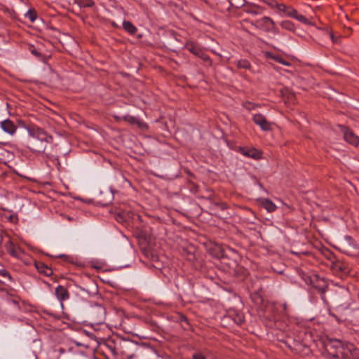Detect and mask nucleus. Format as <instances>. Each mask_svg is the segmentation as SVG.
<instances>
[{"mask_svg":"<svg viewBox=\"0 0 359 359\" xmlns=\"http://www.w3.org/2000/svg\"><path fill=\"white\" fill-rule=\"evenodd\" d=\"M253 121L258 125L264 131H269L271 130V123L269 122L266 117L261 114H256L253 116Z\"/></svg>","mask_w":359,"mask_h":359,"instance_id":"obj_7","label":"nucleus"},{"mask_svg":"<svg viewBox=\"0 0 359 359\" xmlns=\"http://www.w3.org/2000/svg\"><path fill=\"white\" fill-rule=\"evenodd\" d=\"M243 107L247 110L251 111L258 107L259 105L254 102L246 101L243 103Z\"/></svg>","mask_w":359,"mask_h":359,"instance_id":"obj_24","label":"nucleus"},{"mask_svg":"<svg viewBox=\"0 0 359 359\" xmlns=\"http://www.w3.org/2000/svg\"><path fill=\"white\" fill-rule=\"evenodd\" d=\"M262 1L269 6L271 9H276V11L280 4L276 0H262Z\"/></svg>","mask_w":359,"mask_h":359,"instance_id":"obj_23","label":"nucleus"},{"mask_svg":"<svg viewBox=\"0 0 359 359\" xmlns=\"http://www.w3.org/2000/svg\"><path fill=\"white\" fill-rule=\"evenodd\" d=\"M192 359H206V357L202 353L198 352L193 354Z\"/></svg>","mask_w":359,"mask_h":359,"instance_id":"obj_28","label":"nucleus"},{"mask_svg":"<svg viewBox=\"0 0 359 359\" xmlns=\"http://www.w3.org/2000/svg\"><path fill=\"white\" fill-rule=\"evenodd\" d=\"M266 55L268 58H271L273 60H275L276 62L280 63V64H282L283 65H285V66H290V63L289 62H287V60H285L282 56L280 55H274L273 53H271V52H266Z\"/></svg>","mask_w":359,"mask_h":359,"instance_id":"obj_17","label":"nucleus"},{"mask_svg":"<svg viewBox=\"0 0 359 359\" xmlns=\"http://www.w3.org/2000/svg\"><path fill=\"white\" fill-rule=\"evenodd\" d=\"M280 26L283 29L290 32H294L295 26L294 23L290 20H283L280 22Z\"/></svg>","mask_w":359,"mask_h":359,"instance_id":"obj_19","label":"nucleus"},{"mask_svg":"<svg viewBox=\"0 0 359 359\" xmlns=\"http://www.w3.org/2000/svg\"><path fill=\"white\" fill-rule=\"evenodd\" d=\"M123 27L130 34H135L137 31V27L130 21L124 20L123 22Z\"/></svg>","mask_w":359,"mask_h":359,"instance_id":"obj_18","label":"nucleus"},{"mask_svg":"<svg viewBox=\"0 0 359 359\" xmlns=\"http://www.w3.org/2000/svg\"><path fill=\"white\" fill-rule=\"evenodd\" d=\"M8 221H10L12 223H15L17 222L18 221V217L17 215H11L8 217Z\"/></svg>","mask_w":359,"mask_h":359,"instance_id":"obj_30","label":"nucleus"},{"mask_svg":"<svg viewBox=\"0 0 359 359\" xmlns=\"http://www.w3.org/2000/svg\"><path fill=\"white\" fill-rule=\"evenodd\" d=\"M34 266L38 271L46 276H50L53 274V269L41 262H35Z\"/></svg>","mask_w":359,"mask_h":359,"instance_id":"obj_14","label":"nucleus"},{"mask_svg":"<svg viewBox=\"0 0 359 359\" xmlns=\"http://www.w3.org/2000/svg\"><path fill=\"white\" fill-rule=\"evenodd\" d=\"M30 51L36 57H37L39 58L41 57V53L39 51H38L36 49H35L34 47L30 48Z\"/></svg>","mask_w":359,"mask_h":359,"instance_id":"obj_29","label":"nucleus"},{"mask_svg":"<svg viewBox=\"0 0 359 359\" xmlns=\"http://www.w3.org/2000/svg\"><path fill=\"white\" fill-rule=\"evenodd\" d=\"M240 152L245 156L252 158L253 159H259L261 158V153L255 148L241 147Z\"/></svg>","mask_w":359,"mask_h":359,"instance_id":"obj_12","label":"nucleus"},{"mask_svg":"<svg viewBox=\"0 0 359 359\" xmlns=\"http://www.w3.org/2000/svg\"><path fill=\"white\" fill-rule=\"evenodd\" d=\"M25 18L29 19L30 20V22H34L37 17V14H36V11L34 10H31V9L29 10L25 13Z\"/></svg>","mask_w":359,"mask_h":359,"instance_id":"obj_22","label":"nucleus"},{"mask_svg":"<svg viewBox=\"0 0 359 359\" xmlns=\"http://www.w3.org/2000/svg\"><path fill=\"white\" fill-rule=\"evenodd\" d=\"M98 309L103 313H104V309L102 307H99Z\"/></svg>","mask_w":359,"mask_h":359,"instance_id":"obj_34","label":"nucleus"},{"mask_svg":"<svg viewBox=\"0 0 359 359\" xmlns=\"http://www.w3.org/2000/svg\"><path fill=\"white\" fill-rule=\"evenodd\" d=\"M292 18L297 20L298 21L301 22H303V23H306L307 22V19L306 18V17L303 15H301V14H299L298 12L296 11V13L294 14Z\"/></svg>","mask_w":359,"mask_h":359,"instance_id":"obj_26","label":"nucleus"},{"mask_svg":"<svg viewBox=\"0 0 359 359\" xmlns=\"http://www.w3.org/2000/svg\"><path fill=\"white\" fill-rule=\"evenodd\" d=\"M269 32L273 33L274 34H279V29L277 27V26L273 20H272V22L271 23V26L269 28Z\"/></svg>","mask_w":359,"mask_h":359,"instance_id":"obj_27","label":"nucleus"},{"mask_svg":"<svg viewBox=\"0 0 359 359\" xmlns=\"http://www.w3.org/2000/svg\"><path fill=\"white\" fill-rule=\"evenodd\" d=\"M185 48L203 60L210 62V57L204 53L203 48L198 43L193 41H188L185 44Z\"/></svg>","mask_w":359,"mask_h":359,"instance_id":"obj_5","label":"nucleus"},{"mask_svg":"<svg viewBox=\"0 0 359 359\" xmlns=\"http://www.w3.org/2000/svg\"><path fill=\"white\" fill-rule=\"evenodd\" d=\"M243 322V319L241 317H238V320L237 323H242Z\"/></svg>","mask_w":359,"mask_h":359,"instance_id":"obj_33","label":"nucleus"},{"mask_svg":"<svg viewBox=\"0 0 359 359\" xmlns=\"http://www.w3.org/2000/svg\"><path fill=\"white\" fill-rule=\"evenodd\" d=\"M123 121L130 123V124H135V125H137L139 126V128H143V126H144V123L143 122H142L141 121H140L137 118H136L135 116H131V115H126V116H123L122 118H121Z\"/></svg>","mask_w":359,"mask_h":359,"instance_id":"obj_16","label":"nucleus"},{"mask_svg":"<svg viewBox=\"0 0 359 359\" xmlns=\"http://www.w3.org/2000/svg\"><path fill=\"white\" fill-rule=\"evenodd\" d=\"M75 2L81 8L92 7L94 5L93 0H74Z\"/></svg>","mask_w":359,"mask_h":359,"instance_id":"obj_20","label":"nucleus"},{"mask_svg":"<svg viewBox=\"0 0 359 359\" xmlns=\"http://www.w3.org/2000/svg\"><path fill=\"white\" fill-rule=\"evenodd\" d=\"M27 130L29 136L27 143V147L34 152H43L47 144L53 141L51 135L37 126H29Z\"/></svg>","mask_w":359,"mask_h":359,"instance_id":"obj_1","label":"nucleus"},{"mask_svg":"<svg viewBox=\"0 0 359 359\" xmlns=\"http://www.w3.org/2000/svg\"><path fill=\"white\" fill-rule=\"evenodd\" d=\"M276 12L278 14H284L286 16L291 17L296 13V10L291 6H287L283 3H280Z\"/></svg>","mask_w":359,"mask_h":359,"instance_id":"obj_13","label":"nucleus"},{"mask_svg":"<svg viewBox=\"0 0 359 359\" xmlns=\"http://www.w3.org/2000/svg\"><path fill=\"white\" fill-rule=\"evenodd\" d=\"M283 310L285 311V312H286L287 309V304H285H285H283Z\"/></svg>","mask_w":359,"mask_h":359,"instance_id":"obj_32","label":"nucleus"},{"mask_svg":"<svg viewBox=\"0 0 359 359\" xmlns=\"http://www.w3.org/2000/svg\"><path fill=\"white\" fill-rule=\"evenodd\" d=\"M55 294L57 299L60 302L62 306V302L67 300L69 297V293L66 287L62 285H58L55 288Z\"/></svg>","mask_w":359,"mask_h":359,"instance_id":"obj_11","label":"nucleus"},{"mask_svg":"<svg viewBox=\"0 0 359 359\" xmlns=\"http://www.w3.org/2000/svg\"><path fill=\"white\" fill-rule=\"evenodd\" d=\"M343 132L344 140L347 142L354 146H357L359 144V137L351 130L346 128Z\"/></svg>","mask_w":359,"mask_h":359,"instance_id":"obj_10","label":"nucleus"},{"mask_svg":"<svg viewBox=\"0 0 359 359\" xmlns=\"http://www.w3.org/2000/svg\"><path fill=\"white\" fill-rule=\"evenodd\" d=\"M273 19L268 16L262 17L251 22L252 25L257 29H262L265 32L269 33V28Z\"/></svg>","mask_w":359,"mask_h":359,"instance_id":"obj_6","label":"nucleus"},{"mask_svg":"<svg viewBox=\"0 0 359 359\" xmlns=\"http://www.w3.org/2000/svg\"><path fill=\"white\" fill-rule=\"evenodd\" d=\"M263 9H262L260 7H252L248 9L247 12L248 13L252 14V15H258L262 13Z\"/></svg>","mask_w":359,"mask_h":359,"instance_id":"obj_25","label":"nucleus"},{"mask_svg":"<svg viewBox=\"0 0 359 359\" xmlns=\"http://www.w3.org/2000/svg\"><path fill=\"white\" fill-rule=\"evenodd\" d=\"M11 303H12L13 304H14L15 306H18V302L17 300H15V299H12V300H11Z\"/></svg>","mask_w":359,"mask_h":359,"instance_id":"obj_31","label":"nucleus"},{"mask_svg":"<svg viewBox=\"0 0 359 359\" xmlns=\"http://www.w3.org/2000/svg\"><path fill=\"white\" fill-rule=\"evenodd\" d=\"M330 269L334 274L342 278L348 276L351 271L349 265L339 260L332 262Z\"/></svg>","mask_w":359,"mask_h":359,"instance_id":"obj_4","label":"nucleus"},{"mask_svg":"<svg viewBox=\"0 0 359 359\" xmlns=\"http://www.w3.org/2000/svg\"><path fill=\"white\" fill-rule=\"evenodd\" d=\"M325 348L330 356L337 359L348 358L351 355L353 345L344 344L337 339H330L325 344Z\"/></svg>","mask_w":359,"mask_h":359,"instance_id":"obj_2","label":"nucleus"},{"mask_svg":"<svg viewBox=\"0 0 359 359\" xmlns=\"http://www.w3.org/2000/svg\"><path fill=\"white\" fill-rule=\"evenodd\" d=\"M0 128L4 133L10 135H13L17 130V126L8 118L0 122Z\"/></svg>","mask_w":359,"mask_h":359,"instance_id":"obj_8","label":"nucleus"},{"mask_svg":"<svg viewBox=\"0 0 359 359\" xmlns=\"http://www.w3.org/2000/svg\"><path fill=\"white\" fill-rule=\"evenodd\" d=\"M237 67L240 69H248L250 68L251 65L248 60L245 59H241L237 62Z\"/></svg>","mask_w":359,"mask_h":359,"instance_id":"obj_21","label":"nucleus"},{"mask_svg":"<svg viewBox=\"0 0 359 359\" xmlns=\"http://www.w3.org/2000/svg\"><path fill=\"white\" fill-rule=\"evenodd\" d=\"M6 248L9 255L17 258H21L24 254L21 248L16 246L11 240L6 243Z\"/></svg>","mask_w":359,"mask_h":359,"instance_id":"obj_9","label":"nucleus"},{"mask_svg":"<svg viewBox=\"0 0 359 359\" xmlns=\"http://www.w3.org/2000/svg\"><path fill=\"white\" fill-rule=\"evenodd\" d=\"M262 206L265 208L269 212H274L277 207L276 205L268 198H262L260 200Z\"/></svg>","mask_w":359,"mask_h":359,"instance_id":"obj_15","label":"nucleus"},{"mask_svg":"<svg viewBox=\"0 0 359 359\" xmlns=\"http://www.w3.org/2000/svg\"><path fill=\"white\" fill-rule=\"evenodd\" d=\"M339 249L348 256H355L358 252V248L353 238L350 236H345L339 241Z\"/></svg>","mask_w":359,"mask_h":359,"instance_id":"obj_3","label":"nucleus"}]
</instances>
